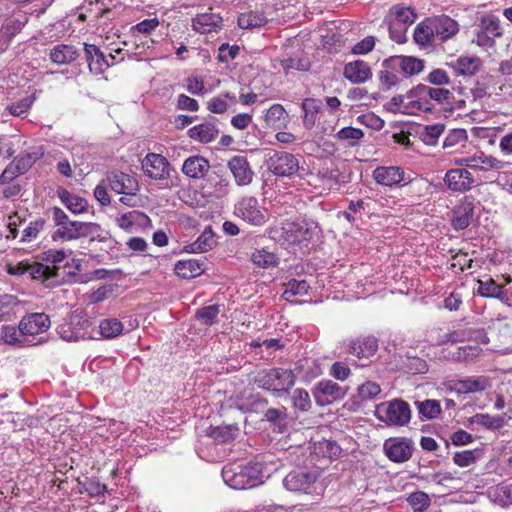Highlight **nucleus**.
<instances>
[{"label":"nucleus","instance_id":"f257e3e1","mask_svg":"<svg viewBox=\"0 0 512 512\" xmlns=\"http://www.w3.org/2000/svg\"><path fill=\"white\" fill-rule=\"evenodd\" d=\"M295 382L294 372L285 368L264 369L254 377V383L259 388L272 393H288Z\"/></svg>","mask_w":512,"mask_h":512},{"label":"nucleus","instance_id":"f03ea898","mask_svg":"<svg viewBox=\"0 0 512 512\" xmlns=\"http://www.w3.org/2000/svg\"><path fill=\"white\" fill-rule=\"evenodd\" d=\"M52 213L55 225L58 227L54 238L75 240L87 237L99 229V225L96 223L70 220L68 215L59 207H54Z\"/></svg>","mask_w":512,"mask_h":512},{"label":"nucleus","instance_id":"7ed1b4c3","mask_svg":"<svg viewBox=\"0 0 512 512\" xmlns=\"http://www.w3.org/2000/svg\"><path fill=\"white\" fill-rule=\"evenodd\" d=\"M222 477L227 485L233 489H247L256 486L262 477V470L257 463H248L245 466H225Z\"/></svg>","mask_w":512,"mask_h":512},{"label":"nucleus","instance_id":"20e7f679","mask_svg":"<svg viewBox=\"0 0 512 512\" xmlns=\"http://www.w3.org/2000/svg\"><path fill=\"white\" fill-rule=\"evenodd\" d=\"M411 409L408 402L396 398L385 401L376 406V418L387 426L402 427L411 420Z\"/></svg>","mask_w":512,"mask_h":512},{"label":"nucleus","instance_id":"39448f33","mask_svg":"<svg viewBox=\"0 0 512 512\" xmlns=\"http://www.w3.org/2000/svg\"><path fill=\"white\" fill-rule=\"evenodd\" d=\"M320 477L321 472L319 470L291 471L285 476L283 484L289 491L320 495L324 491V485Z\"/></svg>","mask_w":512,"mask_h":512},{"label":"nucleus","instance_id":"423d86ee","mask_svg":"<svg viewBox=\"0 0 512 512\" xmlns=\"http://www.w3.org/2000/svg\"><path fill=\"white\" fill-rule=\"evenodd\" d=\"M276 238L286 248L307 247L312 238V231L303 221L282 222L281 227L275 230Z\"/></svg>","mask_w":512,"mask_h":512},{"label":"nucleus","instance_id":"0eeeda50","mask_svg":"<svg viewBox=\"0 0 512 512\" xmlns=\"http://www.w3.org/2000/svg\"><path fill=\"white\" fill-rule=\"evenodd\" d=\"M234 215L252 226H263L269 220L268 209L261 205L258 198L251 195L242 196L234 205Z\"/></svg>","mask_w":512,"mask_h":512},{"label":"nucleus","instance_id":"6e6552de","mask_svg":"<svg viewBox=\"0 0 512 512\" xmlns=\"http://www.w3.org/2000/svg\"><path fill=\"white\" fill-rule=\"evenodd\" d=\"M57 332L63 340L78 341L92 338V323L87 315L73 312L58 326Z\"/></svg>","mask_w":512,"mask_h":512},{"label":"nucleus","instance_id":"1a4fd4ad","mask_svg":"<svg viewBox=\"0 0 512 512\" xmlns=\"http://www.w3.org/2000/svg\"><path fill=\"white\" fill-rule=\"evenodd\" d=\"M271 173L281 177H291L299 170V161L295 155L285 151H273L267 159Z\"/></svg>","mask_w":512,"mask_h":512},{"label":"nucleus","instance_id":"9d476101","mask_svg":"<svg viewBox=\"0 0 512 512\" xmlns=\"http://www.w3.org/2000/svg\"><path fill=\"white\" fill-rule=\"evenodd\" d=\"M447 390L455 394L480 393L491 386V380L487 376H470L463 379L449 380L445 384Z\"/></svg>","mask_w":512,"mask_h":512},{"label":"nucleus","instance_id":"9b49d317","mask_svg":"<svg viewBox=\"0 0 512 512\" xmlns=\"http://www.w3.org/2000/svg\"><path fill=\"white\" fill-rule=\"evenodd\" d=\"M476 199L466 195L460 199L452 210L451 226L454 230H464L472 222L476 208Z\"/></svg>","mask_w":512,"mask_h":512},{"label":"nucleus","instance_id":"f8f14e48","mask_svg":"<svg viewBox=\"0 0 512 512\" xmlns=\"http://www.w3.org/2000/svg\"><path fill=\"white\" fill-rule=\"evenodd\" d=\"M383 449L387 458L394 463L408 461L414 451L411 440L403 437H393L385 440Z\"/></svg>","mask_w":512,"mask_h":512},{"label":"nucleus","instance_id":"ddd939ff","mask_svg":"<svg viewBox=\"0 0 512 512\" xmlns=\"http://www.w3.org/2000/svg\"><path fill=\"white\" fill-rule=\"evenodd\" d=\"M347 390L332 380H321L313 388L315 402L319 406L329 405L345 397Z\"/></svg>","mask_w":512,"mask_h":512},{"label":"nucleus","instance_id":"4468645a","mask_svg":"<svg viewBox=\"0 0 512 512\" xmlns=\"http://www.w3.org/2000/svg\"><path fill=\"white\" fill-rule=\"evenodd\" d=\"M50 325V318L45 313L27 314L20 321V329L24 332L26 339L32 340V345L36 344L35 337L45 333Z\"/></svg>","mask_w":512,"mask_h":512},{"label":"nucleus","instance_id":"2eb2a0df","mask_svg":"<svg viewBox=\"0 0 512 512\" xmlns=\"http://www.w3.org/2000/svg\"><path fill=\"white\" fill-rule=\"evenodd\" d=\"M108 186L117 194L135 196L139 191L138 181L124 172L114 170L106 175Z\"/></svg>","mask_w":512,"mask_h":512},{"label":"nucleus","instance_id":"dca6fc26","mask_svg":"<svg viewBox=\"0 0 512 512\" xmlns=\"http://www.w3.org/2000/svg\"><path fill=\"white\" fill-rule=\"evenodd\" d=\"M142 169L151 179L164 180L170 176V164L161 154H147L142 161Z\"/></svg>","mask_w":512,"mask_h":512},{"label":"nucleus","instance_id":"f3484780","mask_svg":"<svg viewBox=\"0 0 512 512\" xmlns=\"http://www.w3.org/2000/svg\"><path fill=\"white\" fill-rule=\"evenodd\" d=\"M378 350V340L374 336H359L349 342L347 352L359 360H369Z\"/></svg>","mask_w":512,"mask_h":512},{"label":"nucleus","instance_id":"a211bd4d","mask_svg":"<svg viewBox=\"0 0 512 512\" xmlns=\"http://www.w3.org/2000/svg\"><path fill=\"white\" fill-rule=\"evenodd\" d=\"M372 177L381 186H399L405 180V171L399 166H378L373 170Z\"/></svg>","mask_w":512,"mask_h":512},{"label":"nucleus","instance_id":"6ab92c4d","mask_svg":"<svg viewBox=\"0 0 512 512\" xmlns=\"http://www.w3.org/2000/svg\"><path fill=\"white\" fill-rule=\"evenodd\" d=\"M444 182L454 192H466L474 184L472 174L464 168H454L446 172Z\"/></svg>","mask_w":512,"mask_h":512},{"label":"nucleus","instance_id":"aec40b11","mask_svg":"<svg viewBox=\"0 0 512 512\" xmlns=\"http://www.w3.org/2000/svg\"><path fill=\"white\" fill-rule=\"evenodd\" d=\"M228 168L232 173L237 185L246 186L251 183L254 172L248 159L245 156H233L228 161Z\"/></svg>","mask_w":512,"mask_h":512},{"label":"nucleus","instance_id":"412c9836","mask_svg":"<svg viewBox=\"0 0 512 512\" xmlns=\"http://www.w3.org/2000/svg\"><path fill=\"white\" fill-rule=\"evenodd\" d=\"M455 163L460 166L483 171L499 170L503 168V162L501 160L488 156L484 152H478L470 157L458 159Z\"/></svg>","mask_w":512,"mask_h":512},{"label":"nucleus","instance_id":"4be33fe9","mask_svg":"<svg viewBox=\"0 0 512 512\" xmlns=\"http://www.w3.org/2000/svg\"><path fill=\"white\" fill-rule=\"evenodd\" d=\"M84 52L89 70L95 75L103 74L111 65L100 48L94 44L84 43Z\"/></svg>","mask_w":512,"mask_h":512},{"label":"nucleus","instance_id":"5701e85b","mask_svg":"<svg viewBox=\"0 0 512 512\" xmlns=\"http://www.w3.org/2000/svg\"><path fill=\"white\" fill-rule=\"evenodd\" d=\"M209 170V161L199 155L188 157L182 165L183 174L191 179H202L206 176Z\"/></svg>","mask_w":512,"mask_h":512},{"label":"nucleus","instance_id":"b1692460","mask_svg":"<svg viewBox=\"0 0 512 512\" xmlns=\"http://www.w3.org/2000/svg\"><path fill=\"white\" fill-rule=\"evenodd\" d=\"M206 270L205 262L198 259H181L174 266L175 274L182 279L201 276Z\"/></svg>","mask_w":512,"mask_h":512},{"label":"nucleus","instance_id":"393cba45","mask_svg":"<svg viewBox=\"0 0 512 512\" xmlns=\"http://www.w3.org/2000/svg\"><path fill=\"white\" fill-rule=\"evenodd\" d=\"M423 98H392V105L397 112L407 115H420L430 110L429 103L422 101Z\"/></svg>","mask_w":512,"mask_h":512},{"label":"nucleus","instance_id":"a878e982","mask_svg":"<svg viewBox=\"0 0 512 512\" xmlns=\"http://www.w3.org/2000/svg\"><path fill=\"white\" fill-rule=\"evenodd\" d=\"M397 66L403 72L413 75L419 73L423 69L424 64L422 60L411 56L390 57L383 62V67L386 68H395Z\"/></svg>","mask_w":512,"mask_h":512},{"label":"nucleus","instance_id":"bb28decb","mask_svg":"<svg viewBox=\"0 0 512 512\" xmlns=\"http://www.w3.org/2000/svg\"><path fill=\"white\" fill-rule=\"evenodd\" d=\"M431 19L435 36L440 41L448 40L459 31L458 23L446 15L431 17Z\"/></svg>","mask_w":512,"mask_h":512},{"label":"nucleus","instance_id":"cd10ccee","mask_svg":"<svg viewBox=\"0 0 512 512\" xmlns=\"http://www.w3.org/2000/svg\"><path fill=\"white\" fill-rule=\"evenodd\" d=\"M222 18L218 14L203 13L192 19V27L199 33H211L222 26Z\"/></svg>","mask_w":512,"mask_h":512},{"label":"nucleus","instance_id":"c85d7f7f","mask_svg":"<svg viewBox=\"0 0 512 512\" xmlns=\"http://www.w3.org/2000/svg\"><path fill=\"white\" fill-rule=\"evenodd\" d=\"M238 434L239 427L235 424L210 426L207 430V436L219 444L232 442Z\"/></svg>","mask_w":512,"mask_h":512},{"label":"nucleus","instance_id":"c756f323","mask_svg":"<svg viewBox=\"0 0 512 512\" xmlns=\"http://www.w3.org/2000/svg\"><path fill=\"white\" fill-rule=\"evenodd\" d=\"M50 60L58 65L69 64L79 57L78 50L66 44L54 46L49 53Z\"/></svg>","mask_w":512,"mask_h":512},{"label":"nucleus","instance_id":"7c9ffc66","mask_svg":"<svg viewBox=\"0 0 512 512\" xmlns=\"http://www.w3.org/2000/svg\"><path fill=\"white\" fill-rule=\"evenodd\" d=\"M344 75L354 83L366 81L371 76L370 67L362 60L350 62L344 67Z\"/></svg>","mask_w":512,"mask_h":512},{"label":"nucleus","instance_id":"2f4dec72","mask_svg":"<svg viewBox=\"0 0 512 512\" xmlns=\"http://www.w3.org/2000/svg\"><path fill=\"white\" fill-rule=\"evenodd\" d=\"M58 197L61 202L74 214H82L88 210V202L86 199L72 194L67 189L58 190Z\"/></svg>","mask_w":512,"mask_h":512},{"label":"nucleus","instance_id":"473e14b6","mask_svg":"<svg viewBox=\"0 0 512 512\" xmlns=\"http://www.w3.org/2000/svg\"><path fill=\"white\" fill-rule=\"evenodd\" d=\"M489 497L501 507L512 505V482L505 480L492 487L489 490Z\"/></svg>","mask_w":512,"mask_h":512},{"label":"nucleus","instance_id":"72a5a7b5","mask_svg":"<svg viewBox=\"0 0 512 512\" xmlns=\"http://www.w3.org/2000/svg\"><path fill=\"white\" fill-rule=\"evenodd\" d=\"M388 16L393 18L395 22L403 24L406 27L412 25L417 19L415 9L404 4L393 5L389 10Z\"/></svg>","mask_w":512,"mask_h":512},{"label":"nucleus","instance_id":"f704fd0d","mask_svg":"<svg viewBox=\"0 0 512 512\" xmlns=\"http://www.w3.org/2000/svg\"><path fill=\"white\" fill-rule=\"evenodd\" d=\"M1 338L9 345H16L20 347L32 345V340L26 339L24 332L20 329V324L18 327L10 325L3 326L1 329Z\"/></svg>","mask_w":512,"mask_h":512},{"label":"nucleus","instance_id":"c9c22d12","mask_svg":"<svg viewBox=\"0 0 512 512\" xmlns=\"http://www.w3.org/2000/svg\"><path fill=\"white\" fill-rule=\"evenodd\" d=\"M454 71L463 76L474 75L481 67V60L478 57L462 56L451 63Z\"/></svg>","mask_w":512,"mask_h":512},{"label":"nucleus","instance_id":"e433bc0d","mask_svg":"<svg viewBox=\"0 0 512 512\" xmlns=\"http://www.w3.org/2000/svg\"><path fill=\"white\" fill-rule=\"evenodd\" d=\"M191 139L201 143H210L218 136V129L210 123H201L188 130Z\"/></svg>","mask_w":512,"mask_h":512},{"label":"nucleus","instance_id":"4c0bfd02","mask_svg":"<svg viewBox=\"0 0 512 512\" xmlns=\"http://www.w3.org/2000/svg\"><path fill=\"white\" fill-rule=\"evenodd\" d=\"M431 18H426L420 22L414 30V40L418 45H431L436 39Z\"/></svg>","mask_w":512,"mask_h":512},{"label":"nucleus","instance_id":"58836bf2","mask_svg":"<svg viewBox=\"0 0 512 512\" xmlns=\"http://www.w3.org/2000/svg\"><path fill=\"white\" fill-rule=\"evenodd\" d=\"M302 108L304 110L303 124L307 129H311L322 108V101L320 98H304Z\"/></svg>","mask_w":512,"mask_h":512},{"label":"nucleus","instance_id":"ea45409f","mask_svg":"<svg viewBox=\"0 0 512 512\" xmlns=\"http://www.w3.org/2000/svg\"><path fill=\"white\" fill-rule=\"evenodd\" d=\"M264 120L268 127L280 129L287 123L288 113L282 105L274 104L266 111Z\"/></svg>","mask_w":512,"mask_h":512},{"label":"nucleus","instance_id":"a19ab883","mask_svg":"<svg viewBox=\"0 0 512 512\" xmlns=\"http://www.w3.org/2000/svg\"><path fill=\"white\" fill-rule=\"evenodd\" d=\"M481 31L486 33L495 40L503 35V30L500 24V20L493 14L484 15L480 18L479 23L476 26Z\"/></svg>","mask_w":512,"mask_h":512},{"label":"nucleus","instance_id":"79ce46f5","mask_svg":"<svg viewBox=\"0 0 512 512\" xmlns=\"http://www.w3.org/2000/svg\"><path fill=\"white\" fill-rule=\"evenodd\" d=\"M268 22L263 12L250 11L238 17V26L242 29H253L264 26Z\"/></svg>","mask_w":512,"mask_h":512},{"label":"nucleus","instance_id":"37998d69","mask_svg":"<svg viewBox=\"0 0 512 512\" xmlns=\"http://www.w3.org/2000/svg\"><path fill=\"white\" fill-rule=\"evenodd\" d=\"M482 353L483 350L481 347L476 345H466L458 347L457 350L452 353V359L457 362L473 363L482 356Z\"/></svg>","mask_w":512,"mask_h":512},{"label":"nucleus","instance_id":"c03bdc74","mask_svg":"<svg viewBox=\"0 0 512 512\" xmlns=\"http://www.w3.org/2000/svg\"><path fill=\"white\" fill-rule=\"evenodd\" d=\"M250 259L255 266L263 269L276 267L279 263L277 255L264 248L252 252Z\"/></svg>","mask_w":512,"mask_h":512},{"label":"nucleus","instance_id":"a18cd8bd","mask_svg":"<svg viewBox=\"0 0 512 512\" xmlns=\"http://www.w3.org/2000/svg\"><path fill=\"white\" fill-rule=\"evenodd\" d=\"M504 284H498L493 278L478 280V294L486 298H497L501 300Z\"/></svg>","mask_w":512,"mask_h":512},{"label":"nucleus","instance_id":"49530a36","mask_svg":"<svg viewBox=\"0 0 512 512\" xmlns=\"http://www.w3.org/2000/svg\"><path fill=\"white\" fill-rule=\"evenodd\" d=\"M445 130V125L436 123L433 125H426L422 127L419 131L420 139L426 144L433 146L438 142L439 137L443 134Z\"/></svg>","mask_w":512,"mask_h":512},{"label":"nucleus","instance_id":"de8ad7c7","mask_svg":"<svg viewBox=\"0 0 512 512\" xmlns=\"http://www.w3.org/2000/svg\"><path fill=\"white\" fill-rule=\"evenodd\" d=\"M123 331V324L116 318H107L99 323V333L103 338L112 339Z\"/></svg>","mask_w":512,"mask_h":512},{"label":"nucleus","instance_id":"09e8293b","mask_svg":"<svg viewBox=\"0 0 512 512\" xmlns=\"http://www.w3.org/2000/svg\"><path fill=\"white\" fill-rule=\"evenodd\" d=\"M28 275L34 280H48L56 275L57 268L40 262H29Z\"/></svg>","mask_w":512,"mask_h":512},{"label":"nucleus","instance_id":"8fccbe9b","mask_svg":"<svg viewBox=\"0 0 512 512\" xmlns=\"http://www.w3.org/2000/svg\"><path fill=\"white\" fill-rule=\"evenodd\" d=\"M335 137L343 142L347 147H354L359 144L360 140L364 137L361 129L354 127H344L340 129Z\"/></svg>","mask_w":512,"mask_h":512},{"label":"nucleus","instance_id":"3c124183","mask_svg":"<svg viewBox=\"0 0 512 512\" xmlns=\"http://www.w3.org/2000/svg\"><path fill=\"white\" fill-rule=\"evenodd\" d=\"M420 418L434 419L441 413V406L439 401L434 399H427L424 401L415 402Z\"/></svg>","mask_w":512,"mask_h":512},{"label":"nucleus","instance_id":"603ef678","mask_svg":"<svg viewBox=\"0 0 512 512\" xmlns=\"http://www.w3.org/2000/svg\"><path fill=\"white\" fill-rule=\"evenodd\" d=\"M309 289V284L306 280L291 279L287 282L283 297L287 301H292L295 296L306 295Z\"/></svg>","mask_w":512,"mask_h":512},{"label":"nucleus","instance_id":"864d4df0","mask_svg":"<svg viewBox=\"0 0 512 512\" xmlns=\"http://www.w3.org/2000/svg\"><path fill=\"white\" fill-rule=\"evenodd\" d=\"M383 23L387 26L390 38L396 43L402 44L406 42V32L408 27L399 24L390 16H386Z\"/></svg>","mask_w":512,"mask_h":512},{"label":"nucleus","instance_id":"5fc2aeb1","mask_svg":"<svg viewBox=\"0 0 512 512\" xmlns=\"http://www.w3.org/2000/svg\"><path fill=\"white\" fill-rule=\"evenodd\" d=\"M215 244L214 234L211 229L205 230L195 242L190 245L191 252L202 253L213 248Z\"/></svg>","mask_w":512,"mask_h":512},{"label":"nucleus","instance_id":"6e6d98bb","mask_svg":"<svg viewBox=\"0 0 512 512\" xmlns=\"http://www.w3.org/2000/svg\"><path fill=\"white\" fill-rule=\"evenodd\" d=\"M219 313V305H208L198 309L195 317L203 325L211 326L217 322Z\"/></svg>","mask_w":512,"mask_h":512},{"label":"nucleus","instance_id":"4d7b16f0","mask_svg":"<svg viewBox=\"0 0 512 512\" xmlns=\"http://www.w3.org/2000/svg\"><path fill=\"white\" fill-rule=\"evenodd\" d=\"M474 422L489 430H498L502 428L505 423L503 416H492L482 413L476 414L474 416Z\"/></svg>","mask_w":512,"mask_h":512},{"label":"nucleus","instance_id":"13d9d810","mask_svg":"<svg viewBox=\"0 0 512 512\" xmlns=\"http://www.w3.org/2000/svg\"><path fill=\"white\" fill-rule=\"evenodd\" d=\"M381 387L374 381H366L357 389V397L361 401H369L376 398L381 393Z\"/></svg>","mask_w":512,"mask_h":512},{"label":"nucleus","instance_id":"bf43d9fd","mask_svg":"<svg viewBox=\"0 0 512 512\" xmlns=\"http://www.w3.org/2000/svg\"><path fill=\"white\" fill-rule=\"evenodd\" d=\"M292 404L295 409L301 412L309 411L312 406L309 393L302 388L296 389L292 395Z\"/></svg>","mask_w":512,"mask_h":512},{"label":"nucleus","instance_id":"052dcab7","mask_svg":"<svg viewBox=\"0 0 512 512\" xmlns=\"http://www.w3.org/2000/svg\"><path fill=\"white\" fill-rule=\"evenodd\" d=\"M34 99L35 98H21L14 103L7 104L5 110H7L10 115L25 117Z\"/></svg>","mask_w":512,"mask_h":512},{"label":"nucleus","instance_id":"680f3d73","mask_svg":"<svg viewBox=\"0 0 512 512\" xmlns=\"http://www.w3.org/2000/svg\"><path fill=\"white\" fill-rule=\"evenodd\" d=\"M45 223L46 221L43 218L31 221L22 232L21 242H30L35 240L38 237L39 232L43 230Z\"/></svg>","mask_w":512,"mask_h":512},{"label":"nucleus","instance_id":"e2e57ef3","mask_svg":"<svg viewBox=\"0 0 512 512\" xmlns=\"http://www.w3.org/2000/svg\"><path fill=\"white\" fill-rule=\"evenodd\" d=\"M407 500L415 512L425 511L431 503L429 496L423 491L412 493Z\"/></svg>","mask_w":512,"mask_h":512},{"label":"nucleus","instance_id":"0e129e2a","mask_svg":"<svg viewBox=\"0 0 512 512\" xmlns=\"http://www.w3.org/2000/svg\"><path fill=\"white\" fill-rule=\"evenodd\" d=\"M449 93L450 92L448 89L431 88L429 86L420 84L411 88L407 92V96H447Z\"/></svg>","mask_w":512,"mask_h":512},{"label":"nucleus","instance_id":"69168bd1","mask_svg":"<svg viewBox=\"0 0 512 512\" xmlns=\"http://www.w3.org/2000/svg\"><path fill=\"white\" fill-rule=\"evenodd\" d=\"M468 139L465 129H453L445 137L443 148H454L459 144H464Z\"/></svg>","mask_w":512,"mask_h":512},{"label":"nucleus","instance_id":"338daca9","mask_svg":"<svg viewBox=\"0 0 512 512\" xmlns=\"http://www.w3.org/2000/svg\"><path fill=\"white\" fill-rule=\"evenodd\" d=\"M384 70L379 72V86L382 91H388L392 86L398 84V77L389 68L384 67Z\"/></svg>","mask_w":512,"mask_h":512},{"label":"nucleus","instance_id":"774afa93","mask_svg":"<svg viewBox=\"0 0 512 512\" xmlns=\"http://www.w3.org/2000/svg\"><path fill=\"white\" fill-rule=\"evenodd\" d=\"M472 262L473 260L469 257L468 253L459 251L452 256L451 267L463 272L471 268Z\"/></svg>","mask_w":512,"mask_h":512}]
</instances>
